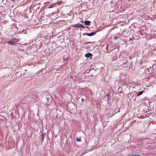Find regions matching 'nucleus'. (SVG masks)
Wrapping results in <instances>:
<instances>
[{
	"mask_svg": "<svg viewBox=\"0 0 156 156\" xmlns=\"http://www.w3.org/2000/svg\"><path fill=\"white\" fill-rule=\"evenodd\" d=\"M20 41V39L16 38H12L10 41H7V43L12 46L15 45Z\"/></svg>",
	"mask_w": 156,
	"mask_h": 156,
	"instance_id": "obj_1",
	"label": "nucleus"
},
{
	"mask_svg": "<svg viewBox=\"0 0 156 156\" xmlns=\"http://www.w3.org/2000/svg\"><path fill=\"white\" fill-rule=\"evenodd\" d=\"M72 27H83L84 26L83 25L80 24V23H78L77 24H74L73 25H72Z\"/></svg>",
	"mask_w": 156,
	"mask_h": 156,
	"instance_id": "obj_2",
	"label": "nucleus"
},
{
	"mask_svg": "<svg viewBox=\"0 0 156 156\" xmlns=\"http://www.w3.org/2000/svg\"><path fill=\"white\" fill-rule=\"evenodd\" d=\"M91 56H92V54L90 53H87L85 55V56L86 57H87V58H89L90 57H91ZM92 58V57H91L90 58Z\"/></svg>",
	"mask_w": 156,
	"mask_h": 156,
	"instance_id": "obj_3",
	"label": "nucleus"
},
{
	"mask_svg": "<svg viewBox=\"0 0 156 156\" xmlns=\"http://www.w3.org/2000/svg\"><path fill=\"white\" fill-rule=\"evenodd\" d=\"M95 34V33L93 32L91 33H87V35L88 36H92L94 35Z\"/></svg>",
	"mask_w": 156,
	"mask_h": 156,
	"instance_id": "obj_4",
	"label": "nucleus"
},
{
	"mask_svg": "<svg viewBox=\"0 0 156 156\" xmlns=\"http://www.w3.org/2000/svg\"><path fill=\"white\" fill-rule=\"evenodd\" d=\"M51 96L50 95H47L46 97V98L47 100V101L48 102L49 101V100L51 99Z\"/></svg>",
	"mask_w": 156,
	"mask_h": 156,
	"instance_id": "obj_5",
	"label": "nucleus"
},
{
	"mask_svg": "<svg viewBox=\"0 0 156 156\" xmlns=\"http://www.w3.org/2000/svg\"><path fill=\"white\" fill-rule=\"evenodd\" d=\"M84 23L86 25H89L90 23V22L88 20H86L85 21Z\"/></svg>",
	"mask_w": 156,
	"mask_h": 156,
	"instance_id": "obj_6",
	"label": "nucleus"
},
{
	"mask_svg": "<svg viewBox=\"0 0 156 156\" xmlns=\"http://www.w3.org/2000/svg\"><path fill=\"white\" fill-rule=\"evenodd\" d=\"M143 93V91H140L138 92L137 93V96H139L141 95V94H142Z\"/></svg>",
	"mask_w": 156,
	"mask_h": 156,
	"instance_id": "obj_7",
	"label": "nucleus"
},
{
	"mask_svg": "<svg viewBox=\"0 0 156 156\" xmlns=\"http://www.w3.org/2000/svg\"><path fill=\"white\" fill-rule=\"evenodd\" d=\"M77 141L80 142L81 141L80 138H76V139Z\"/></svg>",
	"mask_w": 156,
	"mask_h": 156,
	"instance_id": "obj_8",
	"label": "nucleus"
},
{
	"mask_svg": "<svg viewBox=\"0 0 156 156\" xmlns=\"http://www.w3.org/2000/svg\"><path fill=\"white\" fill-rule=\"evenodd\" d=\"M108 98V100H110L111 99V95L110 94H107Z\"/></svg>",
	"mask_w": 156,
	"mask_h": 156,
	"instance_id": "obj_9",
	"label": "nucleus"
},
{
	"mask_svg": "<svg viewBox=\"0 0 156 156\" xmlns=\"http://www.w3.org/2000/svg\"><path fill=\"white\" fill-rule=\"evenodd\" d=\"M45 135V134H42V141H43L44 140V136Z\"/></svg>",
	"mask_w": 156,
	"mask_h": 156,
	"instance_id": "obj_10",
	"label": "nucleus"
},
{
	"mask_svg": "<svg viewBox=\"0 0 156 156\" xmlns=\"http://www.w3.org/2000/svg\"><path fill=\"white\" fill-rule=\"evenodd\" d=\"M83 99H82V101H83Z\"/></svg>",
	"mask_w": 156,
	"mask_h": 156,
	"instance_id": "obj_11",
	"label": "nucleus"
}]
</instances>
